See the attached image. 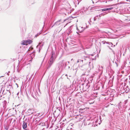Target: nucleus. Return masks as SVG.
<instances>
[{"label": "nucleus", "instance_id": "1", "mask_svg": "<svg viewBox=\"0 0 130 130\" xmlns=\"http://www.w3.org/2000/svg\"><path fill=\"white\" fill-rule=\"evenodd\" d=\"M84 25H82L79 27H77L79 32H81L85 29L86 27H84Z\"/></svg>", "mask_w": 130, "mask_h": 130}, {"label": "nucleus", "instance_id": "2", "mask_svg": "<svg viewBox=\"0 0 130 130\" xmlns=\"http://www.w3.org/2000/svg\"><path fill=\"white\" fill-rule=\"evenodd\" d=\"M26 43L27 45L28 44H29L31 43L32 42V41L30 40H25V41H24Z\"/></svg>", "mask_w": 130, "mask_h": 130}, {"label": "nucleus", "instance_id": "3", "mask_svg": "<svg viewBox=\"0 0 130 130\" xmlns=\"http://www.w3.org/2000/svg\"><path fill=\"white\" fill-rule=\"evenodd\" d=\"M22 126L23 127V129L26 128L27 127V123L26 122H24L23 123Z\"/></svg>", "mask_w": 130, "mask_h": 130}, {"label": "nucleus", "instance_id": "4", "mask_svg": "<svg viewBox=\"0 0 130 130\" xmlns=\"http://www.w3.org/2000/svg\"><path fill=\"white\" fill-rule=\"evenodd\" d=\"M76 118L78 119V121H80L83 119V117L81 116H78Z\"/></svg>", "mask_w": 130, "mask_h": 130}, {"label": "nucleus", "instance_id": "5", "mask_svg": "<svg viewBox=\"0 0 130 130\" xmlns=\"http://www.w3.org/2000/svg\"><path fill=\"white\" fill-rule=\"evenodd\" d=\"M25 41L24 40L22 42V43H21L23 45H27V44H26V43H25V42H24V41Z\"/></svg>", "mask_w": 130, "mask_h": 130}, {"label": "nucleus", "instance_id": "6", "mask_svg": "<svg viewBox=\"0 0 130 130\" xmlns=\"http://www.w3.org/2000/svg\"><path fill=\"white\" fill-rule=\"evenodd\" d=\"M102 11H105L107 10V8H104V9H102Z\"/></svg>", "mask_w": 130, "mask_h": 130}, {"label": "nucleus", "instance_id": "7", "mask_svg": "<svg viewBox=\"0 0 130 130\" xmlns=\"http://www.w3.org/2000/svg\"><path fill=\"white\" fill-rule=\"evenodd\" d=\"M113 8V7H110L109 8H107V10H110L112 9Z\"/></svg>", "mask_w": 130, "mask_h": 130}, {"label": "nucleus", "instance_id": "8", "mask_svg": "<svg viewBox=\"0 0 130 130\" xmlns=\"http://www.w3.org/2000/svg\"><path fill=\"white\" fill-rule=\"evenodd\" d=\"M40 34H37L35 36V37H37Z\"/></svg>", "mask_w": 130, "mask_h": 130}, {"label": "nucleus", "instance_id": "9", "mask_svg": "<svg viewBox=\"0 0 130 130\" xmlns=\"http://www.w3.org/2000/svg\"><path fill=\"white\" fill-rule=\"evenodd\" d=\"M85 109V108H84L83 109H82V108H80V110H81V109L82 110L83 109Z\"/></svg>", "mask_w": 130, "mask_h": 130}, {"label": "nucleus", "instance_id": "10", "mask_svg": "<svg viewBox=\"0 0 130 130\" xmlns=\"http://www.w3.org/2000/svg\"><path fill=\"white\" fill-rule=\"evenodd\" d=\"M31 110V109H29L28 110V112H29V111H30Z\"/></svg>", "mask_w": 130, "mask_h": 130}, {"label": "nucleus", "instance_id": "11", "mask_svg": "<svg viewBox=\"0 0 130 130\" xmlns=\"http://www.w3.org/2000/svg\"><path fill=\"white\" fill-rule=\"evenodd\" d=\"M101 14L100 15H99V17H101Z\"/></svg>", "mask_w": 130, "mask_h": 130}, {"label": "nucleus", "instance_id": "12", "mask_svg": "<svg viewBox=\"0 0 130 130\" xmlns=\"http://www.w3.org/2000/svg\"><path fill=\"white\" fill-rule=\"evenodd\" d=\"M53 55H52V56L51 58H52L53 57Z\"/></svg>", "mask_w": 130, "mask_h": 130}, {"label": "nucleus", "instance_id": "13", "mask_svg": "<svg viewBox=\"0 0 130 130\" xmlns=\"http://www.w3.org/2000/svg\"><path fill=\"white\" fill-rule=\"evenodd\" d=\"M129 84H130V82H129Z\"/></svg>", "mask_w": 130, "mask_h": 130}, {"label": "nucleus", "instance_id": "14", "mask_svg": "<svg viewBox=\"0 0 130 130\" xmlns=\"http://www.w3.org/2000/svg\"><path fill=\"white\" fill-rule=\"evenodd\" d=\"M79 62V61H77V62Z\"/></svg>", "mask_w": 130, "mask_h": 130}, {"label": "nucleus", "instance_id": "15", "mask_svg": "<svg viewBox=\"0 0 130 130\" xmlns=\"http://www.w3.org/2000/svg\"><path fill=\"white\" fill-rule=\"evenodd\" d=\"M24 130H27L26 129H24Z\"/></svg>", "mask_w": 130, "mask_h": 130}]
</instances>
